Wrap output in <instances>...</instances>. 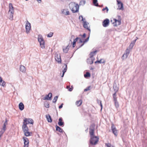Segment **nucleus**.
Segmentation results:
<instances>
[{
  "label": "nucleus",
  "instance_id": "nucleus-15",
  "mask_svg": "<svg viewBox=\"0 0 147 147\" xmlns=\"http://www.w3.org/2000/svg\"><path fill=\"white\" fill-rule=\"evenodd\" d=\"M58 124L60 126H63L64 125V123L63 121V119L61 117H60L59 119Z\"/></svg>",
  "mask_w": 147,
  "mask_h": 147
},
{
  "label": "nucleus",
  "instance_id": "nucleus-25",
  "mask_svg": "<svg viewBox=\"0 0 147 147\" xmlns=\"http://www.w3.org/2000/svg\"><path fill=\"white\" fill-rule=\"evenodd\" d=\"M82 101L81 100H80L78 101H77L76 102V104L78 106H80L82 104Z\"/></svg>",
  "mask_w": 147,
  "mask_h": 147
},
{
  "label": "nucleus",
  "instance_id": "nucleus-9",
  "mask_svg": "<svg viewBox=\"0 0 147 147\" xmlns=\"http://www.w3.org/2000/svg\"><path fill=\"white\" fill-rule=\"evenodd\" d=\"M117 4L118 5V9L119 10H123L124 9L123 7V3L120 1L118 0H117Z\"/></svg>",
  "mask_w": 147,
  "mask_h": 147
},
{
  "label": "nucleus",
  "instance_id": "nucleus-32",
  "mask_svg": "<svg viewBox=\"0 0 147 147\" xmlns=\"http://www.w3.org/2000/svg\"><path fill=\"white\" fill-rule=\"evenodd\" d=\"M9 18L11 20H13V14L14 13H11V12H9Z\"/></svg>",
  "mask_w": 147,
  "mask_h": 147
},
{
  "label": "nucleus",
  "instance_id": "nucleus-40",
  "mask_svg": "<svg viewBox=\"0 0 147 147\" xmlns=\"http://www.w3.org/2000/svg\"><path fill=\"white\" fill-rule=\"evenodd\" d=\"M130 49H129V48H127L126 49V51H125V54L127 55L128 56L129 55V54L130 51Z\"/></svg>",
  "mask_w": 147,
  "mask_h": 147
},
{
  "label": "nucleus",
  "instance_id": "nucleus-8",
  "mask_svg": "<svg viewBox=\"0 0 147 147\" xmlns=\"http://www.w3.org/2000/svg\"><path fill=\"white\" fill-rule=\"evenodd\" d=\"M111 130L115 136H117V130L115 126L113 124H112L111 126Z\"/></svg>",
  "mask_w": 147,
  "mask_h": 147
},
{
  "label": "nucleus",
  "instance_id": "nucleus-51",
  "mask_svg": "<svg viewBox=\"0 0 147 147\" xmlns=\"http://www.w3.org/2000/svg\"><path fill=\"white\" fill-rule=\"evenodd\" d=\"M80 36H82V38H86V33H85L83 35H80Z\"/></svg>",
  "mask_w": 147,
  "mask_h": 147
},
{
  "label": "nucleus",
  "instance_id": "nucleus-52",
  "mask_svg": "<svg viewBox=\"0 0 147 147\" xmlns=\"http://www.w3.org/2000/svg\"><path fill=\"white\" fill-rule=\"evenodd\" d=\"M5 130L2 129L0 132V133L1 134V135H3L5 131Z\"/></svg>",
  "mask_w": 147,
  "mask_h": 147
},
{
  "label": "nucleus",
  "instance_id": "nucleus-49",
  "mask_svg": "<svg viewBox=\"0 0 147 147\" xmlns=\"http://www.w3.org/2000/svg\"><path fill=\"white\" fill-rule=\"evenodd\" d=\"M106 10L107 13L108 12V11H109V9L107 7H106L105 8H104L102 9V11H104L105 10Z\"/></svg>",
  "mask_w": 147,
  "mask_h": 147
},
{
  "label": "nucleus",
  "instance_id": "nucleus-60",
  "mask_svg": "<svg viewBox=\"0 0 147 147\" xmlns=\"http://www.w3.org/2000/svg\"><path fill=\"white\" fill-rule=\"evenodd\" d=\"M39 3H40L41 2V0H36Z\"/></svg>",
  "mask_w": 147,
  "mask_h": 147
},
{
  "label": "nucleus",
  "instance_id": "nucleus-11",
  "mask_svg": "<svg viewBox=\"0 0 147 147\" xmlns=\"http://www.w3.org/2000/svg\"><path fill=\"white\" fill-rule=\"evenodd\" d=\"M109 19L107 18L104 20L102 22V26L105 27H107L109 24Z\"/></svg>",
  "mask_w": 147,
  "mask_h": 147
},
{
  "label": "nucleus",
  "instance_id": "nucleus-42",
  "mask_svg": "<svg viewBox=\"0 0 147 147\" xmlns=\"http://www.w3.org/2000/svg\"><path fill=\"white\" fill-rule=\"evenodd\" d=\"M115 102V107L116 108H117L119 106V103L117 101V100H116V101H114Z\"/></svg>",
  "mask_w": 147,
  "mask_h": 147
},
{
  "label": "nucleus",
  "instance_id": "nucleus-7",
  "mask_svg": "<svg viewBox=\"0 0 147 147\" xmlns=\"http://www.w3.org/2000/svg\"><path fill=\"white\" fill-rule=\"evenodd\" d=\"M30 29V24L28 21H27V22L26 24V32L27 34H28L29 32Z\"/></svg>",
  "mask_w": 147,
  "mask_h": 147
},
{
  "label": "nucleus",
  "instance_id": "nucleus-30",
  "mask_svg": "<svg viewBox=\"0 0 147 147\" xmlns=\"http://www.w3.org/2000/svg\"><path fill=\"white\" fill-rule=\"evenodd\" d=\"M97 101L98 103L100 105L101 107V110L102 108V105L101 103V101L100 100L97 99Z\"/></svg>",
  "mask_w": 147,
  "mask_h": 147
},
{
  "label": "nucleus",
  "instance_id": "nucleus-33",
  "mask_svg": "<svg viewBox=\"0 0 147 147\" xmlns=\"http://www.w3.org/2000/svg\"><path fill=\"white\" fill-rule=\"evenodd\" d=\"M95 129V125L94 124H92L90 127V130H94Z\"/></svg>",
  "mask_w": 147,
  "mask_h": 147
},
{
  "label": "nucleus",
  "instance_id": "nucleus-37",
  "mask_svg": "<svg viewBox=\"0 0 147 147\" xmlns=\"http://www.w3.org/2000/svg\"><path fill=\"white\" fill-rule=\"evenodd\" d=\"M65 67L64 68L63 70V72L65 73L67 71V66L66 64H65L64 65Z\"/></svg>",
  "mask_w": 147,
  "mask_h": 147
},
{
  "label": "nucleus",
  "instance_id": "nucleus-2",
  "mask_svg": "<svg viewBox=\"0 0 147 147\" xmlns=\"http://www.w3.org/2000/svg\"><path fill=\"white\" fill-rule=\"evenodd\" d=\"M73 5V3H70L69 5L70 8L72 12L73 13H75L78 12L79 9V7L78 5V4H76V5H74V6L73 7H70V5Z\"/></svg>",
  "mask_w": 147,
  "mask_h": 147
},
{
  "label": "nucleus",
  "instance_id": "nucleus-43",
  "mask_svg": "<svg viewBox=\"0 0 147 147\" xmlns=\"http://www.w3.org/2000/svg\"><path fill=\"white\" fill-rule=\"evenodd\" d=\"M128 56L125 53L123 54L122 58L123 59H124L127 58Z\"/></svg>",
  "mask_w": 147,
  "mask_h": 147
},
{
  "label": "nucleus",
  "instance_id": "nucleus-35",
  "mask_svg": "<svg viewBox=\"0 0 147 147\" xmlns=\"http://www.w3.org/2000/svg\"><path fill=\"white\" fill-rule=\"evenodd\" d=\"M90 74L89 72H87L86 74H84V76L86 78L90 77Z\"/></svg>",
  "mask_w": 147,
  "mask_h": 147
},
{
  "label": "nucleus",
  "instance_id": "nucleus-61",
  "mask_svg": "<svg viewBox=\"0 0 147 147\" xmlns=\"http://www.w3.org/2000/svg\"><path fill=\"white\" fill-rule=\"evenodd\" d=\"M131 43H132V44L133 45H134V44H135V42H134V41H133L132 42H131Z\"/></svg>",
  "mask_w": 147,
  "mask_h": 147
},
{
  "label": "nucleus",
  "instance_id": "nucleus-64",
  "mask_svg": "<svg viewBox=\"0 0 147 147\" xmlns=\"http://www.w3.org/2000/svg\"><path fill=\"white\" fill-rule=\"evenodd\" d=\"M90 69L91 70H93V69H94V68H92V67H90Z\"/></svg>",
  "mask_w": 147,
  "mask_h": 147
},
{
  "label": "nucleus",
  "instance_id": "nucleus-20",
  "mask_svg": "<svg viewBox=\"0 0 147 147\" xmlns=\"http://www.w3.org/2000/svg\"><path fill=\"white\" fill-rule=\"evenodd\" d=\"M19 109L21 111L23 110L24 109V105L22 102H20L19 105Z\"/></svg>",
  "mask_w": 147,
  "mask_h": 147
},
{
  "label": "nucleus",
  "instance_id": "nucleus-24",
  "mask_svg": "<svg viewBox=\"0 0 147 147\" xmlns=\"http://www.w3.org/2000/svg\"><path fill=\"white\" fill-rule=\"evenodd\" d=\"M97 52V50H95V51H92L90 53V58H92L93 56H94V55H95V53Z\"/></svg>",
  "mask_w": 147,
  "mask_h": 147
},
{
  "label": "nucleus",
  "instance_id": "nucleus-3",
  "mask_svg": "<svg viewBox=\"0 0 147 147\" xmlns=\"http://www.w3.org/2000/svg\"><path fill=\"white\" fill-rule=\"evenodd\" d=\"M28 121V119L27 118H25L24 120L23 125L22 126V129L24 132H25L26 131H28V127L27 126V125L28 124L27 122Z\"/></svg>",
  "mask_w": 147,
  "mask_h": 147
},
{
  "label": "nucleus",
  "instance_id": "nucleus-54",
  "mask_svg": "<svg viewBox=\"0 0 147 147\" xmlns=\"http://www.w3.org/2000/svg\"><path fill=\"white\" fill-rule=\"evenodd\" d=\"M6 125H3V128H2V129H3V130H6Z\"/></svg>",
  "mask_w": 147,
  "mask_h": 147
},
{
  "label": "nucleus",
  "instance_id": "nucleus-46",
  "mask_svg": "<svg viewBox=\"0 0 147 147\" xmlns=\"http://www.w3.org/2000/svg\"><path fill=\"white\" fill-rule=\"evenodd\" d=\"M84 18H83V17L82 16H80L79 17V19L80 20H81V21H82L83 22H84Z\"/></svg>",
  "mask_w": 147,
  "mask_h": 147
},
{
  "label": "nucleus",
  "instance_id": "nucleus-44",
  "mask_svg": "<svg viewBox=\"0 0 147 147\" xmlns=\"http://www.w3.org/2000/svg\"><path fill=\"white\" fill-rule=\"evenodd\" d=\"M86 3V1L85 0H82L80 1V5H84Z\"/></svg>",
  "mask_w": 147,
  "mask_h": 147
},
{
  "label": "nucleus",
  "instance_id": "nucleus-12",
  "mask_svg": "<svg viewBox=\"0 0 147 147\" xmlns=\"http://www.w3.org/2000/svg\"><path fill=\"white\" fill-rule=\"evenodd\" d=\"M55 59L56 61L58 62L59 63H61V59L60 55L59 54H55Z\"/></svg>",
  "mask_w": 147,
  "mask_h": 147
},
{
  "label": "nucleus",
  "instance_id": "nucleus-38",
  "mask_svg": "<svg viewBox=\"0 0 147 147\" xmlns=\"http://www.w3.org/2000/svg\"><path fill=\"white\" fill-rule=\"evenodd\" d=\"M58 98V96H55L53 100V102L54 103H56L57 101V100Z\"/></svg>",
  "mask_w": 147,
  "mask_h": 147
},
{
  "label": "nucleus",
  "instance_id": "nucleus-59",
  "mask_svg": "<svg viewBox=\"0 0 147 147\" xmlns=\"http://www.w3.org/2000/svg\"><path fill=\"white\" fill-rule=\"evenodd\" d=\"M62 107H63L62 106L60 105L59 106V109H60L62 108Z\"/></svg>",
  "mask_w": 147,
  "mask_h": 147
},
{
  "label": "nucleus",
  "instance_id": "nucleus-22",
  "mask_svg": "<svg viewBox=\"0 0 147 147\" xmlns=\"http://www.w3.org/2000/svg\"><path fill=\"white\" fill-rule=\"evenodd\" d=\"M20 70L23 72H24L26 71L25 67L23 65H21L20 66Z\"/></svg>",
  "mask_w": 147,
  "mask_h": 147
},
{
  "label": "nucleus",
  "instance_id": "nucleus-14",
  "mask_svg": "<svg viewBox=\"0 0 147 147\" xmlns=\"http://www.w3.org/2000/svg\"><path fill=\"white\" fill-rule=\"evenodd\" d=\"M113 88L115 91V92L117 93L119 90V87L118 85L115 83L113 86Z\"/></svg>",
  "mask_w": 147,
  "mask_h": 147
},
{
  "label": "nucleus",
  "instance_id": "nucleus-47",
  "mask_svg": "<svg viewBox=\"0 0 147 147\" xmlns=\"http://www.w3.org/2000/svg\"><path fill=\"white\" fill-rule=\"evenodd\" d=\"M105 145L107 147H114V146L111 145V144H110L109 143H106L105 144Z\"/></svg>",
  "mask_w": 147,
  "mask_h": 147
},
{
  "label": "nucleus",
  "instance_id": "nucleus-13",
  "mask_svg": "<svg viewBox=\"0 0 147 147\" xmlns=\"http://www.w3.org/2000/svg\"><path fill=\"white\" fill-rule=\"evenodd\" d=\"M52 97V94L51 93H49L47 95L44 97L43 99L45 100H51Z\"/></svg>",
  "mask_w": 147,
  "mask_h": 147
},
{
  "label": "nucleus",
  "instance_id": "nucleus-6",
  "mask_svg": "<svg viewBox=\"0 0 147 147\" xmlns=\"http://www.w3.org/2000/svg\"><path fill=\"white\" fill-rule=\"evenodd\" d=\"M84 21L83 22V26L86 29L88 30L90 32V26H88L89 23L87 22L85 18L84 19Z\"/></svg>",
  "mask_w": 147,
  "mask_h": 147
},
{
  "label": "nucleus",
  "instance_id": "nucleus-48",
  "mask_svg": "<svg viewBox=\"0 0 147 147\" xmlns=\"http://www.w3.org/2000/svg\"><path fill=\"white\" fill-rule=\"evenodd\" d=\"M134 46V45H133L132 43H131L130 44V45L129 47V49H130L131 50L133 48V46Z\"/></svg>",
  "mask_w": 147,
  "mask_h": 147
},
{
  "label": "nucleus",
  "instance_id": "nucleus-62",
  "mask_svg": "<svg viewBox=\"0 0 147 147\" xmlns=\"http://www.w3.org/2000/svg\"><path fill=\"white\" fill-rule=\"evenodd\" d=\"M64 74H65V73H64L63 72V74H62V75L61 76V77H63V76H64Z\"/></svg>",
  "mask_w": 147,
  "mask_h": 147
},
{
  "label": "nucleus",
  "instance_id": "nucleus-41",
  "mask_svg": "<svg viewBox=\"0 0 147 147\" xmlns=\"http://www.w3.org/2000/svg\"><path fill=\"white\" fill-rule=\"evenodd\" d=\"M105 62V61H102V59H101L100 60H97L95 62V63H104Z\"/></svg>",
  "mask_w": 147,
  "mask_h": 147
},
{
  "label": "nucleus",
  "instance_id": "nucleus-36",
  "mask_svg": "<svg viewBox=\"0 0 147 147\" xmlns=\"http://www.w3.org/2000/svg\"><path fill=\"white\" fill-rule=\"evenodd\" d=\"M93 3L94 5L96 6H98V3H97V0H93Z\"/></svg>",
  "mask_w": 147,
  "mask_h": 147
},
{
  "label": "nucleus",
  "instance_id": "nucleus-1",
  "mask_svg": "<svg viewBox=\"0 0 147 147\" xmlns=\"http://www.w3.org/2000/svg\"><path fill=\"white\" fill-rule=\"evenodd\" d=\"M98 140L99 138L97 136L91 137L90 140V143L92 145H95L97 144Z\"/></svg>",
  "mask_w": 147,
  "mask_h": 147
},
{
  "label": "nucleus",
  "instance_id": "nucleus-55",
  "mask_svg": "<svg viewBox=\"0 0 147 147\" xmlns=\"http://www.w3.org/2000/svg\"><path fill=\"white\" fill-rule=\"evenodd\" d=\"M76 42L75 41H73V47H74L76 46Z\"/></svg>",
  "mask_w": 147,
  "mask_h": 147
},
{
  "label": "nucleus",
  "instance_id": "nucleus-58",
  "mask_svg": "<svg viewBox=\"0 0 147 147\" xmlns=\"http://www.w3.org/2000/svg\"><path fill=\"white\" fill-rule=\"evenodd\" d=\"M68 89L69 91L71 92L73 88H71L69 87V88Z\"/></svg>",
  "mask_w": 147,
  "mask_h": 147
},
{
  "label": "nucleus",
  "instance_id": "nucleus-27",
  "mask_svg": "<svg viewBox=\"0 0 147 147\" xmlns=\"http://www.w3.org/2000/svg\"><path fill=\"white\" fill-rule=\"evenodd\" d=\"M24 132V135L26 136H31V134H32V133L31 132H30L28 131H26L25 132Z\"/></svg>",
  "mask_w": 147,
  "mask_h": 147
},
{
  "label": "nucleus",
  "instance_id": "nucleus-45",
  "mask_svg": "<svg viewBox=\"0 0 147 147\" xmlns=\"http://www.w3.org/2000/svg\"><path fill=\"white\" fill-rule=\"evenodd\" d=\"M53 35V33L52 32H50L49 33L47 36L48 37H51Z\"/></svg>",
  "mask_w": 147,
  "mask_h": 147
},
{
  "label": "nucleus",
  "instance_id": "nucleus-63",
  "mask_svg": "<svg viewBox=\"0 0 147 147\" xmlns=\"http://www.w3.org/2000/svg\"><path fill=\"white\" fill-rule=\"evenodd\" d=\"M69 87H70V86H67L66 87V88L67 89H68L69 88Z\"/></svg>",
  "mask_w": 147,
  "mask_h": 147
},
{
  "label": "nucleus",
  "instance_id": "nucleus-31",
  "mask_svg": "<svg viewBox=\"0 0 147 147\" xmlns=\"http://www.w3.org/2000/svg\"><path fill=\"white\" fill-rule=\"evenodd\" d=\"M28 119V121L27 122L28 123H28H30L31 124H33V120L31 119Z\"/></svg>",
  "mask_w": 147,
  "mask_h": 147
},
{
  "label": "nucleus",
  "instance_id": "nucleus-29",
  "mask_svg": "<svg viewBox=\"0 0 147 147\" xmlns=\"http://www.w3.org/2000/svg\"><path fill=\"white\" fill-rule=\"evenodd\" d=\"M89 37L88 36L87 38L85 40L83 41V43L78 48H79L80 47H81L84 44V43L88 42L89 40Z\"/></svg>",
  "mask_w": 147,
  "mask_h": 147
},
{
  "label": "nucleus",
  "instance_id": "nucleus-4",
  "mask_svg": "<svg viewBox=\"0 0 147 147\" xmlns=\"http://www.w3.org/2000/svg\"><path fill=\"white\" fill-rule=\"evenodd\" d=\"M38 40L40 43L41 47L42 49L45 48V42L43 38L41 37H38Z\"/></svg>",
  "mask_w": 147,
  "mask_h": 147
},
{
  "label": "nucleus",
  "instance_id": "nucleus-21",
  "mask_svg": "<svg viewBox=\"0 0 147 147\" xmlns=\"http://www.w3.org/2000/svg\"><path fill=\"white\" fill-rule=\"evenodd\" d=\"M93 60L92 59V58H90V57L89 58H88L87 59V62L88 63L91 64L93 63Z\"/></svg>",
  "mask_w": 147,
  "mask_h": 147
},
{
  "label": "nucleus",
  "instance_id": "nucleus-16",
  "mask_svg": "<svg viewBox=\"0 0 147 147\" xmlns=\"http://www.w3.org/2000/svg\"><path fill=\"white\" fill-rule=\"evenodd\" d=\"M61 12L62 14L65 15H68L69 14V11L67 9H63L61 10Z\"/></svg>",
  "mask_w": 147,
  "mask_h": 147
},
{
  "label": "nucleus",
  "instance_id": "nucleus-10",
  "mask_svg": "<svg viewBox=\"0 0 147 147\" xmlns=\"http://www.w3.org/2000/svg\"><path fill=\"white\" fill-rule=\"evenodd\" d=\"M23 139L24 141V147H28L29 141L28 138L25 137H24Z\"/></svg>",
  "mask_w": 147,
  "mask_h": 147
},
{
  "label": "nucleus",
  "instance_id": "nucleus-56",
  "mask_svg": "<svg viewBox=\"0 0 147 147\" xmlns=\"http://www.w3.org/2000/svg\"><path fill=\"white\" fill-rule=\"evenodd\" d=\"M79 38L78 37L76 38L74 40V41H75V42H76L78 40V39Z\"/></svg>",
  "mask_w": 147,
  "mask_h": 147
},
{
  "label": "nucleus",
  "instance_id": "nucleus-23",
  "mask_svg": "<svg viewBox=\"0 0 147 147\" xmlns=\"http://www.w3.org/2000/svg\"><path fill=\"white\" fill-rule=\"evenodd\" d=\"M56 131H58L60 133L62 132L63 131V129L57 125H56Z\"/></svg>",
  "mask_w": 147,
  "mask_h": 147
},
{
  "label": "nucleus",
  "instance_id": "nucleus-39",
  "mask_svg": "<svg viewBox=\"0 0 147 147\" xmlns=\"http://www.w3.org/2000/svg\"><path fill=\"white\" fill-rule=\"evenodd\" d=\"M45 107L47 108H48L49 107V105L47 102H46L44 104Z\"/></svg>",
  "mask_w": 147,
  "mask_h": 147
},
{
  "label": "nucleus",
  "instance_id": "nucleus-17",
  "mask_svg": "<svg viewBox=\"0 0 147 147\" xmlns=\"http://www.w3.org/2000/svg\"><path fill=\"white\" fill-rule=\"evenodd\" d=\"M0 85L4 87H5L6 86L5 82L2 80L1 77H0Z\"/></svg>",
  "mask_w": 147,
  "mask_h": 147
},
{
  "label": "nucleus",
  "instance_id": "nucleus-57",
  "mask_svg": "<svg viewBox=\"0 0 147 147\" xmlns=\"http://www.w3.org/2000/svg\"><path fill=\"white\" fill-rule=\"evenodd\" d=\"M79 39H80L79 41V43H82L83 42V41H82V39H81L80 38H79Z\"/></svg>",
  "mask_w": 147,
  "mask_h": 147
},
{
  "label": "nucleus",
  "instance_id": "nucleus-5",
  "mask_svg": "<svg viewBox=\"0 0 147 147\" xmlns=\"http://www.w3.org/2000/svg\"><path fill=\"white\" fill-rule=\"evenodd\" d=\"M111 21L112 22L113 21V24L114 26L120 25L121 23V20H117L115 19H113V20H111Z\"/></svg>",
  "mask_w": 147,
  "mask_h": 147
},
{
  "label": "nucleus",
  "instance_id": "nucleus-34",
  "mask_svg": "<svg viewBox=\"0 0 147 147\" xmlns=\"http://www.w3.org/2000/svg\"><path fill=\"white\" fill-rule=\"evenodd\" d=\"M116 93L115 92L113 95V98L114 101L117 100V97H116Z\"/></svg>",
  "mask_w": 147,
  "mask_h": 147
},
{
  "label": "nucleus",
  "instance_id": "nucleus-18",
  "mask_svg": "<svg viewBox=\"0 0 147 147\" xmlns=\"http://www.w3.org/2000/svg\"><path fill=\"white\" fill-rule=\"evenodd\" d=\"M9 12H14V10L13 9V5L12 3H10L9 4Z\"/></svg>",
  "mask_w": 147,
  "mask_h": 147
},
{
  "label": "nucleus",
  "instance_id": "nucleus-50",
  "mask_svg": "<svg viewBox=\"0 0 147 147\" xmlns=\"http://www.w3.org/2000/svg\"><path fill=\"white\" fill-rule=\"evenodd\" d=\"M90 86H89L87 87L86 89H85L84 90V91L85 92H86L88 90H90Z\"/></svg>",
  "mask_w": 147,
  "mask_h": 147
},
{
  "label": "nucleus",
  "instance_id": "nucleus-26",
  "mask_svg": "<svg viewBox=\"0 0 147 147\" xmlns=\"http://www.w3.org/2000/svg\"><path fill=\"white\" fill-rule=\"evenodd\" d=\"M69 49V46L68 45L66 48L63 49V52L65 53H67Z\"/></svg>",
  "mask_w": 147,
  "mask_h": 147
},
{
  "label": "nucleus",
  "instance_id": "nucleus-19",
  "mask_svg": "<svg viewBox=\"0 0 147 147\" xmlns=\"http://www.w3.org/2000/svg\"><path fill=\"white\" fill-rule=\"evenodd\" d=\"M46 117L48 122L51 123L52 122V119L51 116L49 115H46Z\"/></svg>",
  "mask_w": 147,
  "mask_h": 147
},
{
  "label": "nucleus",
  "instance_id": "nucleus-53",
  "mask_svg": "<svg viewBox=\"0 0 147 147\" xmlns=\"http://www.w3.org/2000/svg\"><path fill=\"white\" fill-rule=\"evenodd\" d=\"M7 119H5V122L4 123L3 125H7Z\"/></svg>",
  "mask_w": 147,
  "mask_h": 147
},
{
  "label": "nucleus",
  "instance_id": "nucleus-28",
  "mask_svg": "<svg viewBox=\"0 0 147 147\" xmlns=\"http://www.w3.org/2000/svg\"><path fill=\"white\" fill-rule=\"evenodd\" d=\"M94 130H90L89 134L90 137H94L95 136L94 135Z\"/></svg>",
  "mask_w": 147,
  "mask_h": 147
}]
</instances>
